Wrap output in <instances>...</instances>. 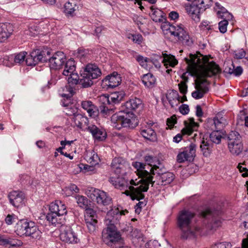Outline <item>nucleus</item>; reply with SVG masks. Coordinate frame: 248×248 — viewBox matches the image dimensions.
Segmentation results:
<instances>
[{
    "label": "nucleus",
    "instance_id": "32",
    "mask_svg": "<svg viewBox=\"0 0 248 248\" xmlns=\"http://www.w3.org/2000/svg\"><path fill=\"white\" fill-rule=\"evenodd\" d=\"M166 68L167 69L166 72L170 74L172 71L171 69H168L169 66L174 67L177 63L178 61L174 56L166 54H164V58L162 61Z\"/></svg>",
    "mask_w": 248,
    "mask_h": 248
},
{
    "label": "nucleus",
    "instance_id": "17",
    "mask_svg": "<svg viewBox=\"0 0 248 248\" xmlns=\"http://www.w3.org/2000/svg\"><path fill=\"white\" fill-rule=\"evenodd\" d=\"M60 238L62 241L69 244L78 243L79 241L77 235L74 232L73 229L70 227H66L65 228H62Z\"/></svg>",
    "mask_w": 248,
    "mask_h": 248
},
{
    "label": "nucleus",
    "instance_id": "5",
    "mask_svg": "<svg viewBox=\"0 0 248 248\" xmlns=\"http://www.w3.org/2000/svg\"><path fill=\"white\" fill-rule=\"evenodd\" d=\"M79 77L77 73L74 72L69 75L67 79L68 83L71 85L79 84L83 88H88L93 84V79L101 76V72L96 65L89 63L82 68Z\"/></svg>",
    "mask_w": 248,
    "mask_h": 248
},
{
    "label": "nucleus",
    "instance_id": "57",
    "mask_svg": "<svg viewBox=\"0 0 248 248\" xmlns=\"http://www.w3.org/2000/svg\"><path fill=\"white\" fill-rule=\"evenodd\" d=\"M179 89L181 93L185 94L187 92V86L185 81H181L179 84Z\"/></svg>",
    "mask_w": 248,
    "mask_h": 248
},
{
    "label": "nucleus",
    "instance_id": "47",
    "mask_svg": "<svg viewBox=\"0 0 248 248\" xmlns=\"http://www.w3.org/2000/svg\"><path fill=\"white\" fill-rule=\"evenodd\" d=\"M220 10L218 11L217 13L218 16L221 18L229 19L231 18L232 16L229 13L225 8L221 7L220 8Z\"/></svg>",
    "mask_w": 248,
    "mask_h": 248
},
{
    "label": "nucleus",
    "instance_id": "56",
    "mask_svg": "<svg viewBox=\"0 0 248 248\" xmlns=\"http://www.w3.org/2000/svg\"><path fill=\"white\" fill-rule=\"evenodd\" d=\"M242 165H246L245 161H244L242 163H239L237 166V168L239 170L242 172L243 171H245L244 173L242 174V176L243 177H246L248 176V169H247L245 167H243L242 166Z\"/></svg>",
    "mask_w": 248,
    "mask_h": 248
},
{
    "label": "nucleus",
    "instance_id": "64",
    "mask_svg": "<svg viewBox=\"0 0 248 248\" xmlns=\"http://www.w3.org/2000/svg\"><path fill=\"white\" fill-rule=\"evenodd\" d=\"M243 72V69L241 66H237L236 68H234V72L233 73V75L235 76H240Z\"/></svg>",
    "mask_w": 248,
    "mask_h": 248
},
{
    "label": "nucleus",
    "instance_id": "54",
    "mask_svg": "<svg viewBox=\"0 0 248 248\" xmlns=\"http://www.w3.org/2000/svg\"><path fill=\"white\" fill-rule=\"evenodd\" d=\"M232 244L229 242L218 243L213 245L211 248H232Z\"/></svg>",
    "mask_w": 248,
    "mask_h": 248
},
{
    "label": "nucleus",
    "instance_id": "35",
    "mask_svg": "<svg viewBox=\"0 0 248 248\" xmlns=\"http://www.w3.org/2000/svg\"><path fill=\"white\" fill-rule=\"evenodd\" d=\"M228 147L230 152L234 155H239L243 150V144L242 141L237 142H228Z\"/></svg>",
    "mask_w": 248,
    "mask_h": 248
},
{
    "label": "nucleus",
    "instance_id": "9",
    "mask_svg": "<svg viewBox=\"0 0 248 248\" xmlns=\"http://www.w3.org/2000/svg\"><path fill=\"white\" fill-rule=\"evenodd\" d=\"M49 212L46 216L47 220L52 224H62L64 216L67 214L66 206L60 201H56L51 203Z\"/></svg>",
    "mask_w": 248,
    "mask_h": 248
},
{
    "label": "nucleus",
    "instance_id": "31",
    "mask_svg": "<svg viewBox=\"0 0 248 248\" xmlns=\"http://www.w3.org/2000/svg\"><path fill=\"white\" fill-rule=\"evenodd\" d=\"M124 160L121 157L114 158L111 163V168L114 173L117 175L121 173L124 167Z\"/></svg>",
    "mask_w": 248,
    "mask_h": 248
},
{
    "label": "nucleus",
    "instance_id": "39",
    "mask_svg": "<svg viewBox=\"0 0 248 248\" xmlns=\"http://www.w3.org/2000/svg\"><path fill=\"white\" fill-rule=\"evenodd\" d=\"M86 160L92 166L86 165L84 168L88 171L93 170V166L98 164L99 158L98 155L95 153H92L90 155H87Z\"/></svg>",
    "mask_w": 248,
    "mask_h": 248
},
{
    "label": "nucleus",
    "instance_id": "48",
    "mask_svg": "<svg viewBox=\"0 0 248 248\" xmlns=\"http://www.w3.org/2000/svg\"><path fill=\"white\" fill-rule=\"evenodd\" d=\"M194 3H197L199 6L200 5L201 9H205L211 5L212 0H196Z\"/></svg>",
    "mask_w": 248,
    "mask_h": 248
},
{
    "label": "nucleus",
    "instance_id": "23",
    "mask_svg": "<svg viewBox=\"0 0 248 248\" xmlns=\"http://www.w3.org/2000/svg\"><path fill=\"white\" fill-rule=\"evenodd\" d=\"M185 8L188 15L193 20L197 22L200 21L201 9L197 3H192L186 6Z\"/></svg>",
    "mask_w": 248,
    "mask_h": 248
},
{
    "label": "nucleus",
    "instance_id": "59",
    "mask_svg": "<svg viewBox=\"0 0 248 248\" xmlns=\"http://www.w3.org/2000/svg\"><path fill=\"white\" fill-rule=\"evenodd\" d=\"M246 52L243 49L235 52V58L237 59H241L245 57Z\"/></svg>",
    "mask_w": 248,
    "mask_h": 248
},
{
    "label": "nucleus",
    "instance_id": "12",
    "mask_svg": "<svg viewBox=\"0 0 248 248\" xmlns=\"http://www.w3.org/2000/svg\"><path fill=\"white\" fill-rule=\"evenodd\" d=\"M221 214L219 210H212L211 208H207L201 213L202 216L210 221L208 227L213 230L217 227L220 224V220L217 218Z\"/></svg>",
    "mask_w": 248,
    "mask_h": 248
},
{
    "label": "nucleus",
    "instance_id": "58",
    "mask_svg": "<svg viewBox=\"0 0 248 248\" xmlns=\"http://www.w3.org/2000/svg\"><path fill=\"white\" fill-rule=\"evenodd\" d=\"M176 119L174 116L171 117L170 118H168L167 120V124L170 127L172 128L174 125L176 123Z\"/></svg>",
    "mask_w": 248,
    "mask_h": 248
},
{
    "label": "nucleus",
    "instance_id": "28",
    "mask_svg": "<svg viewBox=\"0 0 248 248\" xmlns=\"http://www.w3.org/2000/svg\"><path fill=\"white\" fill-rule=\"evenodd\" d=\"M74 116L72 117V120L74 122L76 125L79 128L82 129L87 127L89 125V120L87 117L82 115V114L74 113Z\"/></svg>",
    "mask_w": 248,
    "mask_h": 248
},
{
    "label": "nucleus",
    "instance_id": "46",
    "mask_svg": "<svg viewBox=\"0 0 248 248\" xmlns=\"http://www.w3.org/2000/svg\"><path fill=\"white\" fill-rule=\"evenodd\" d=\"M146 248H168L169 245L167 244V248H165L164 246L161 244L157 240H150L146 244Z\"/></svg>",
    "mask_w": 248,
    "mask_h": 248
},
{
    "label": "nucleus",
    "instance_id": "60",
    "mask_svg": "<svg viewBox=\"0 0 248 248\" xmlns=\"http://www.w3.org/2000/svg\"><path fill=\"white\" fill-rule=\"evenodd\" d=\"M180 112L183 115L187 114L189 111V107L186 104H183L179 107Z\"/></svg>",
    "mask_w": 248,
    "mask_h": 248
},
{
    "label": "nucleus",
    "instance_id": "62",
    "mask_svg": "<svg viewBox=\"0 0 248 248\" xmlns=\"http://www.w3.org/2000/svg\"><path fill=\"white\" fill-rule=\"evenodd\" d=\"M10 237L0 235V245L5 246L9 245Z\"/></svg>",
    "mask_w": 248,
    "mask_h": 248
},
{
    "label": "nucleus",
    "instance_id": "44",
    "mask_svg": "<svg viewBox=\"0 0 248 248\" xmlns=\"http://www.w3.org/2000/svg\"><path fill=\"white\" fill-rule=\"evenodd\" d=\"M229 142H237L242 141L240 134L236 131H231L228 136Z\"/></svg>",
    "mask_w": 248,
    "mask_h": 248
},
{
    "label": "nucleus",
    "instance_id": "53",
    "mask_svg": "<svg viewBox=\"0 0 248 248\" xmlns=\"http://www.w3.org/2000/svg\"><path fill=\"white\" fill-rule=\"evenodd\" d=\"M128 38L132 39L134 43L138 44H140L143 39L142 36L140 34H130L129 35Z\"/></svg>",
    "mask_w": 248,
    "mask_h": 248
},
{
    "label": "nucleus",
    "instance_id": "4",
    "mask_svg": "<svg viewBox=\"0 0 248 248\" xmlns=\"http://www.w3.org/2000/svg\"><path fill=\"white\" fill-rule=\"evenodd\" d=\"M127 210H120L118 207L108 211L106 218L109 220L110 225L104 229L102 232V240L106 245L113 247L114 245L122 240L121 235L117 231L114 223H117L122 215L128 213Z\"/></svg>",
    "mask_w": 248,
    "mask_h": 248
},
{
    "label": "nucleus",
    "instance_id": "26",
    "mask_svg": "<svg viewBox=\"0 0 248 248\" xmlns=\"http://www.w3.org/2000/svg\"><path fill=\"white\" fill-rule=\"evenodd\" d=\"M78 1L77 0H69L64 4V12L68 16L75 15V12L78 10Z\"/></svg>",
    "mask_w": 248,
    "mask_h": 248
},
{
    "label": "nucleus",
    "instance_id": "14",
    "mask_svg": "<svg viewBox=\"0 0 248 248\" xmlns=\"http://www.w3.org/2000/svg\"><path fill=\"white\" fill-rule=\"evenodd\" d=\"M50 53L47 56L49 61V65L50 69L59 70L61 69L65 62L66 56L62 51H58L50 57Z\"/></svg>",
    "mask_w": 248,
    "mask_h": 248
},
{
    "label": "nucleus",
    "instance_id": "8",
    "mask_svg": "<svg viewBox=\"0 0 248 248\" xmlns=\"http://www.w3.org/2000/svg\"><path fill=\"white\" fill-rule=\"evenodd\" d=\"M111 122L112 126L117 129H120L122 127L133 129L139 124V121L134 114L129 115L122 111L112 115Z\"/></svg>",
    "mask_w": 248,
    "mask_h": 248
},
{
    "label": "nucleus",
    "instance_id": "36",
    "mask_svg": "<svg viewBox=\"0 0 248 248\" xmlns=\"http://www.w3.org/2000/svg\"><path fill=\"white\" fill-rule=\"evenodd\" d=\"M64 70L62 74L65 76H69L76 70L75 61L73 59H69L64 63Z\"/></svg>",
    "mask_w": 248,
    "mask_h": 248
},
{
    "label": "nucleus",
    "instance_id": "22",
    "mask_svg": "<svg viewBox=\"0 0 248 248\" xmlns=\"http://www.w3.org/2000/svg\"><path fill=\"white\" fill-rule=\"evenodd\" d=\"M123 95L119 92L112 93L109 96L102 95L100 96L99 100L102 102L103 104L109 105L111 104H118L123 99Z\"/></svg>",
    "mask_w": 248,
    "mask_h": 248
},
{
    "label": "nucleus",
    "instance_id": "13",
    "mask_svg": "<svg viewBox=\"0 0 248 248\" xmlns=\"http://www.w3.org/2000/svg\"><path fill=\"white\" fill-rule=\"evenodd\" d=\"M88 196L93 200H95L98 204L107 205L110 203L111 199L107 193L98 189L92 188Z\"/></svg>",
    "mask_w": 248,
    "mask_h": 248
},
{
    "label": "nucleus",
    "instance_id": "37",
    "mask_svg": "<svg viewBox=\"0 0 248 248\" xmlns=\"http://www.w3.org/2000/svg\"><path fill=\"white\" fill-rule=\"evenodd\" d=\"M142 81L145 86L153 88L155 84L156 79L152 74L149 73L142 76Z\"/></svg>",
    "mask_w": 248,
    "mask_h": 248
},
{
    "label": "nucleus",
    "instance_id": "63",
    "mask_svg": "<svg viewBox=\"0 0 248 248\" xmlns=\"http://www.w3.org/2000/svg\"><path fill=\"white\" fill-rule=\"evenodd\" d=\"M131 235L135 238H140L141 235V233L139 230L135 229L131 231Z\"/></svg>",
    "mask_w": 248,
    "mask_h": 248
},
{
    "label": "nucleus",
    "instance_id": "49",
    "mask_svg": "<svg viewBox=\"0 0 248 248\" xmlns=\"http://www.w3.org/2000/svg\"><path fill=\"white\" fill-rule=\"evenodd\" d=\"M137 61L144 68L147 67V63L150 61V60L147 58L143 57L141 55H139L136 58Z\"/></svg>",
    "mask_w": 248,
    "mask_h": 248
},
{
    "label": "nucleus",
    "instance_id": "15",
    "mask_svg": "<svg viewBox=\"0 0 248 248\" xmlns=\"http://www.w3.org/2000/svg\"><path fill=\"white\" fill-rule=\"evenodd\" d=\"M185 127L182 129L181 134H178L173 139V141L175 142H179L182 139L183 135H191L192 132L198 127V124L195 123L194 119L191 118L186 121H184Z\"/></svg>",
    "mask_w": 248,
    "mask_h": 248
},
{
    "label": "nucleus",
    "instance_id": "52",
    "mask_svg": "<svg viewBox=\"0 0 248 248\" xmlns=\"http://www.w3.org/2000/svg\"><path fill=\"white\" fill-rule=\"evenodd\" d=\"M22 244V242L18 239H15L10 237L9 248H16L21 246Z\"/></svg>",
    "mask_w": 248,
    "mask_h": 248
},
{
    "label": "nucleus",
    "instance_id": "42",
    "mask_svg": "<svg viewBox=\"0 0 248 248\" xmlns=\"http://www.w3.org/2000/svg\"><path fill=\"white\" fill-rule=\"evenodd\" d=\"M85 223L90 233L94 232L95 231L97 223L96 219H92L87 217V218H85Z\"/></svg>",
    "mask_w": 248,
    "mask_h": 248
},
{
    "label": "nucleus",
    "instance_id": "61",
    "mask_svg": "<svg viewBox=\"0 0 248 248\" xmlns=\"http://www.w3.org/2000/svg\"><path fill=\"white\" fill-rule=\"evenodd\" d=\"M106 105L104 104L100 107V113L104 115H107L108 113H109L110 111H112V109H108Z\"/></svg>",
    "mask_w": 248,
    "mask_h": 248
},
{
    "label": "nucleus",
    "instance_id": "50",
    "mask_svg": "<svg viewBox=\"0 0 248 248\" xmlns=\"http://www.w3.org/2000/svg\"><path fill=\"white\" fill-rule=\"evenodd\" d=\"M86 210V215H85V218H87L88 217L92 219H96L97 215L96 212L93 209L89 208L88 207L85 209Z\"/></svg>",
    "mask_w": 248,
    "mask_h": 248
},
{
    "label": "nucleus",
    "instance_id": "41",
    "mask_svg": "<svg viewBox=\"0 0 248 248\" xmlns=\"http://www.w3.org/2000/svg\"><path fill=\"white\" fill-rule=\"evenodd\" d=\"M151 10L150 15L152 19L156 22H163L165 19L163 12L160 10L154 9L153 6L151 7Z\"/></svg>",
    "mask_w": 248,
    "mask_h": 248
},
{
    "label": "nucleus",
    "instance_id": "38",
    "mask_svg": "<svg viewBox=\"0 0 248 248\" xmlns=\"http://www.w3.org/2000/svg\"><path fill=\"white\" fill-rule=\"evenodd\" d=\"M140 134L145 139L152 141L156 140V135L155 131L150 127L141 129L140 131Z\"/></svg>",
    "mask_w": 248,
    "mask_h": 248
},
{
    "label": "nucleus",
    "instance_id": "43",
    "mask_svg": "<svg viewBox=\"0 0 248 248\" xmlns=\"http://www.w3.org/2000/svg\"><path fill=\"white\" fill-rule=\"evenodd\" d=\"M77 202L78 206L83 209L88 207L90 201L85 196L78 195L76 197Z\"/></svg>",
    "mask_w": 248,
    "mask_h": 248
},
{
    "label": "nucleus",
    "instance_id": "18",
    "mask_svg": "<svg viewBox=\"0 0 248 248\" xmlns=\"http://www.w3.org/2000/svg\"><path fill=\"white\" fill-rule=\"evenodd\" d=\"M142 101L139 98L130 99L122 106V111L128 114H134L133 111L140 109L142 107Z\"/></svg>",
    "mask_w": 248,
    "mask_h": 248
},
{
    "label": "nucleus",
    "instance_id": "55",
    "mask_svg": "<svg viewBox=\"0 0 248 248\" xmlns=\"http://www.w3.org/2000/svg\"><path fill=\"white\" fill-rule=\"evenodd\" d=\"M16 220V216L14 214H8L5 219V223L8 225L12 224Z\"/></svg>",
    "mask_w": 248,
    "mask_h": 248
},
{
    "label": "nucleus",
    "instance_id": "2",
    "mask_svg": "<svg viewBox=\"0 0 248 248\" xmlns=\"http://www.w3.org/2000/svg\"><path fill=\"white\" fill-rule=\"evenodd\" d=\"M144 160L147 165L144 163L136 162L133 163V166L137 170V175L141 179L139 181L142 183L138 186L133 180H131L130 183L131 185L129 186V190L125 191L127 195L131 194L132 199H137L138 201L143 199L144 195L143 192L147 191L149 189V184L153 186L155 184V181H153V175L155 174H160L162 172L164 166L156 156L152 155H145Z\"/></svg>",
    "mask_w": 248,
    "mask_h": 248
},
{
    "label": "nucleus",
    "instance_id": "3",
    "mask_svg": "<svg viewBox=\"0 0 248 248\" xmlns=\"http://www.w3.org/2000/svg\"><path fill=\"white\" fill-rule=\"evenodd\" d=\"M127 210H120L118 207L108 211L106 218L109 220L110 225L104 229L102 232V240L106 245L113 247L114 245L122 240L121 235L117 231L114 223H117L122 215L128 213Z\"/></svg>",
    "mask_w": 248,
    "mask_h": 248
},
{
    "label": "nucleus",
    "instance_id": "20",
    "mask_svg": "<svg viewBox=\"0 0 248 248\" xmlns=\"http://www.w3.org/2000/svg\"><path fill=\"white\" fill-rule=\"evenodd\" d=\"M121 77L117 72L107 76L103 80V84L107 86L108 88H113L117 87L121 83Z\"/></svg>",
    "mask_w": 248,
    "mask_h": 248
},
{
    "label": "nucleus",
    "instance_id": "1",
    "mask_svg": "<svg viewBox=\"0 0 248 248\" xmlns=\"http://www.w3.org/2000/svg\"><path fill=\"white\" fill-rule=\"evenodd\" d=\"M185 60L189 73L197 78L195 80L196 90L192 92V96L196 99H201L209 91V83L205 78L217 74L220 69L215 62H209L208 57L199 52L190 54L189 58H186Z\"/></svg>",
    "mask_w": 248,
    "mask_h": 248
},
{
    "label": "nucleus",
    "instance_id": "16",
    "mask_svg": "<svg viewBox=\"0 0 248 248\" xmlns=\"http://www.w3.org/2000/svg\"><path fill=\"white\" fill-rule=\"evenodd\" d=\"M196 146L194 143L185 148L184 151L179 153L177 156V161L179 163H183L186 161H192L196 155Z\"/></svg>",
    "mask_w": 248,
    "mask_h": 248
},
{
    "label": "nucleus",
    "instance_id": "27",
    "mask_svg": "<svg viewBox=\"0 0 248 248\" xmlns=\"http://www.w3.org/2000/svg\"><path fill=\"white\" fill-rule=\"evenodd\" d=\"M41 232L33 222H29L26 236L30 237L33 239H39L41 237Z\"/></svg>",
    "mask_w": 248,
    "mask_h": 248
},
{
    "label": "nucleus",
    "instance_id": "30",
    "mask_svg": "<svg viewBox=\"0 0 248 248\" xmlns=\"http://www.w3.org/2000/svg\"><path fill=\"white\" fill-rule=\"evenodd\" d=\"M214 146V144L209 140L203 139L200 145V149L202 155L208 157L211 155Z\"/></svg>",
    "mask_w": 248,
    "mask_h": 248
},
{
    "label": "nucleus",
    "instance_id": "19",
    "mask_svg": "<svg viewBox=\"0 0 248 248\" xmlns=\"http://www.w3.org/2000/svg\"><path fill=\"white\" fill-rule=\"evenodd\" d=\"M93 136V139L97 141H103L107 138V133L105 130L101 127H98L94 124H90L84 129Z\"/></svg>",
    "mask_w": 248,
    "mask_h": 248
},
{
    "label": "nucleus",
    "instance_id": "24",
    "mask_svg": "<svg viewBox=\"0 0 248 248\" xmlns=\"http://www.w3.org/2000/svg\"><path fill=\"white\" fill-rule=\"evenodd\" d=\"M82 108L87 111L90 117L95 118L99 114V110L92 101L89 100L83 101L81 104Z\"/></svg>",
    "mask_w": 248,
    "mask_h": 248
},
{
    "label": "nucleus",
    "instance_id": "11",
    "mask_svg": "<svg viewBox=\"0 0 248 248\" xmlns=\"http://www.w3.org/2000/svg\"><path fill=\"white\" fill-rule=\"evenodd\" d=\"M50 51L47 49L41 50L36 49L32 51L28 56H26L25 62L28 66H34L39 62H47Z\"/></svg>",
    "mask_w": 248,
    "mask_h": 248
},
{
    "label": "nucleus",
    "instance_id": "34",
    "mask_svg": "<svg viewBox=\"0 0 248 248\" xmlns=\"http://www.w3.org/2000/svg\"><path fill=\"white\" fill-rule=\"evenodd\" d=\"M166 98L172 108L178 105L179 103L180 97L177 91L172 90L166 94Z\"/></svg>",
    "mask_w": 248,
    "mask_h": 248
},
{
    "label": "nucleus",
    "instance_id": "7",
    "mask_svg": "<svg viewBox=\"0 0 248 248\" xmlns=\"http://www.w3.org/2000/svg\"><path fill=\"white\" fill-rule=\"evenodd\" d=\"M227 124L226 119L217 115L214 119H209L205 124V127L208 130L212 131L210 134V141L212 143L219 144L222 138L221 131Z\"/></svg>",
    "mask_w": 248,
    "mask_h": 248
},
{
    "label": "nucleus",
    "instance_id": "10",
    "mask_svg": "<svg viewBox=\"0 0 248 248\" xmlns=\"http://www.w3.org/2000/svg\"><path fill=\"white\" fill-rule=\"evenodd\" d=\"M162 30L165 35H170L176 37L183 44L189 46L192 44L188 32L182 25L176 26L165 23L161 26Z\"/></svg>",
    "mask_w": 248,
    "mask_h": 248
},
{
    "label": "nucleus",
    "instance_id": "45",
    "mask_svg": "<svg viewBox=\"0 0 248 248\" xmlns=\"http://www.w3.org/2000/svg\"><path fill=\"white\" fill-rule=\"evenodd\" d=\"M27 53L26 52H21L15 55L14 62L16 63L21 64L25 62V58Z\"/></svg>",
    "mask_w": 248,
    "mask_h": 248
},
{
    "label": "nucleus",
    "instance_id": "51",
    "mask_svg": "<svg viewBox=\"0 0 248 248\" xmlns=\"http://www.w3.org/2000/svg\"><path fill=\"white\" fill-rule=\"evenodd\" d=\"M228 25V21L227 19H224L218 23V29L220 32L224 33L227 31V27Z\"/></svg>",
    "mask_w": 248,
    "mask_h": 248
},
{
    "label": "nucleus",
    "instance_id": "25",
    "mask_svg": "<svg viewBox=\"0 0 248 248\" xmlns=\"http://www.w3.org/2000/svg\"><path fill=\"white\" fill-rule=\"evenodd\" d=\"M14 30L10 24H0V43L6 41L12 34Z\"/></svg>",
    "mask_w": 248,
    "mask_h": 248
},
{
    "label": "nucleus",
    "instance_id": "40",
    "mask_svg": "<svg viewBox=\"0 0 248 248\" xmlns=\"http://www.w3.org/2000/svg\"><path fill=\"white\" fill-rule=\"evenodd\" d=\"M29 222L20 221L16 224V232L18 235H26Z\"/></svg>",
    "mask_w": 248,
    "mask_h": 248
},
{
    "label": "nucleus",
    "instance_id": "21",
    "mask_svg": "<svg viewBox=\"0 0 248 248\" xmlns=\"http://www.w3.org/2000/svg\"><path fill=\"white\" fill-rule=\"evenodd\" d=\"M10 203L15 207H19L23 204L25 196L21 191H13L8 194Z\"/></svg>",
    "mask_w": 248,
    "mask_h": 248
},
{
    "label": "nucleus",
    "instance_id": "33",
    "mask_svg": "<svg viewBox=\"0 0 248 248\" xmlns=\"http://www.w3.org/2000/svg\"><path fill=\"white\" fill-rule=\"evenodd\" d=\"M109 181L117 188H122L124 187H127L128 186L127 181L124 178L120 177L119 176L117 177H110Z\"/></svg>",
    "mask_w": 248,
    "mask_h": 248
},
{
    "label": "nucleus",
    "instance_id": "6",
    "mask_svg": "<svg viewBox=\"0 0 248 248\" xmlns=\"http://www.w3.org/2000/svg\"><path fill=\"white\" fill-rule=\"evenodd\" d=\"M195 214L188 210L180 211L177 217V226L184 239L194 237L198 228L196 226Z\"/></svg>",
    "mask_w": 248,
    "mask_h": 248
},
{
    "label": "nucleus",
    "instance_id": "29",
    "mask_svg": "<svg viewBox=\"0 0 248 248\" xmlns=\"http://www.w3.org/2000/svg\"><path fill=\"white\" fill-rule=\"evenodd\" d=\"M165 169L164 167L163 170L160 174H157L159 176L160 181L158 182L157 185L162 186L167 185L171 183L174 179V174L170 172H165Z\"/></svg>",
    "mask_w": 248,
    "mask_h": 248
}]
</instances>
